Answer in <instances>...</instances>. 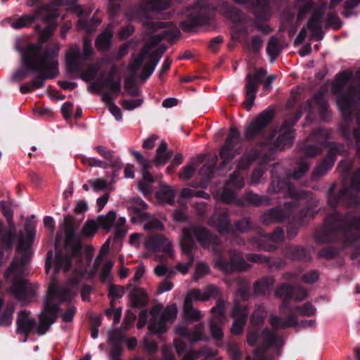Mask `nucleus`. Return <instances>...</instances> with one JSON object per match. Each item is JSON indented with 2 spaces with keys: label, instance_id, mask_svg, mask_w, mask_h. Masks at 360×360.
<instances>
[{
  "label": "nucleus",
  "instance_id": "7",
  "mask_svg": "<svg viewBox=\"0 0 360 360\" xmlns=\"http://www.w3.org/2000/svg\"><path fill=\"white\" fill-rule=\"evenodd\" d=\"M52 252H49L46 257V272L50 270L52 264H53L55 274L60 271L66 272L71 268H74L75 273L90 278L89 276V266L91 258L90 256L82 258V250L78 255L75 256L71 250H67L66 245H65L64 251L57 254L53 261H52Z\"/></svg>",
  "mask_w": 360,
  "mask_h": 360
},
{
  "label": "nucleus",
  "instance_id": "31",
  "mask_svg": "<svg viewBox=\"0 0 360 360\" xmlns=\"http://www.w3.org/2000/svg\"><path fill=\"white\" fill-rule=\"evenodd\" d=\"M134 223H144L143 229L146 231L162 230L163 224L156 217L147 212H139L137 216L131 218Z\"/></svg>",
  "mask_w": 360,
  "mask_h": 360
},
{
  "label": "nucleus",
  "instance_id": "39",
  "mask_svg": "<svg viewBox=\"0 0 360 360\" xmlns=\"http://www.w3.org/2000/svg\"><path fill=\"white\" fill-rule=\"evenodd\" d=\"M116 219L117 217L115 212L110 211L105 215L99 216L96 221L100 228L105 229L107 231H110L113 227Z\"/></svg>",
  "mask_w": 360,
  "mask_h": 360
},
{
  "label": "nucleus",
  "instance_id": "41",
  "mask_svg": "<svg viewBox=\"0 0 360 360\" xmlns=\"http://www.w3.org/2000/svg\"><path fill=\"white\" fill-rule=\"evenodd\" d=\"M183 311L185 319L198 321L202 318L201 311L193 308V303L184 301Z\"/></svg>",
  "mask_w": 360,
  "mask_h": 360
},
{
  "label": "nucleus",
  "instance_id": "2",
  "mask_svg": "<svg viewBox=\"0 0 360 360\" xmlns=\"http://www.w3.org/2000/svg\"><path fill=\"white\" fill-rule=\"evenodd\" d=\"M60 49L59 44L56 43L41 53V44H30L22 51L23 63L39 74L31 82L34 89L42 87L46 79L55 78L58 75L57 58Z\"/></svg>",
  "mask_w": 360,
  "mask_h": 360
},
{
  "label": "nucleus",
  "instance_id": "10",
  "mask_svg": "<svg viewBox=\"0 0 360 360\" xmlns=\"http://www.w3.org/2000/svg\"><path fill=\"white\" fill-rule=\"evenodd\" d=\"M247 342L250 346L261 344L255 351L257 356H262L271 346H279L283 344V340L268 328H264L262 333L257 329L250 328L247 335Z\"/></svg>",
  "mask_w": 360,
  "mask_h": 360
},
{
  "label": "nucleus",
  "instance_id": "6",
  "mask_svg": "<svg viewBox=\"0 0 360 360\" xmlns=\"http://www.w3.org/2000/svg\"><path fill=\"white\" fill-rule=\"evenodd\" d=\"M178 308L176 304L166 307L162 310V305L153 307L149 311L143 310L139 314L138 328H142L146 323L150 315V319L148 326V330L152 334H163L166 333L176 319Z\"/></svg>",
  "mask_w": 360,
  "mask_h": 360
},
{
  "label": "nucleus",
  "instance_id": "63",
  "mask_svg": "<svg viewBox=\"0 0 360 360\" xmlns=\"http://www.w3.org/2000/svg\"><path fill=\"white\" fill-rule=\"evenodd\" d=\"M154 273L158 276H172L174 274V271L169 269L165 264H158L155 267Z\"/></svg>",
  "mask_w": 360,
  "mask_h": 360
},
{
  "label": "nucleus",
  "instance_id": "62",
  "mask_svg": "<svg viewBox=\"0 0 360 360\" xmlns=\"http://www.w3.org/2000/svg\"><path fill=\"white\" fill-rule=\"evenodd\" d=\"M214 353L209 349H205L200 351L193 352V354L191 356V360H195L198 359H202V360H206L212 356H213Z\"/></svg>",
  "mask_w": 360,
  "mask_h": 360
},
{
  "label": "nucleus",
  "instance_id": "13",
  "mask_svg": "<svg viewBox=\"0 0 360 360\" xmlns=\"http://www.w3.org/2000/svg\"><path fill=\"white\" fill-rule=\"evenodd\" d=\"M266 71L263 68L256 69L252 73H248L246 75L245 100L243 105L248 110H250L254 105L256 92L258 89V85L263 78L266 77Z\"/></svg>",
  "mask_w": 360,
  "mask_h": 360
},
{
  "label": "nucleus",
  "instance_id": "42",
  "mask_svg": "<svg viewBox=\"0 0 360 360\" xmlns=\"http://www.w3.org/2000/svg\"><path fill=\"white\" fill-rule=\"evenodd\" d=\"M267 312L262 305H258L253 311L250 316V325L252 327H256L262 325Z\"/></svg>",
  "mask_w": 360,
  "mask_h": 360
},
{
  "label": "nucleus",
  "instance_id": "40",
  "mask_svg": "<svg viewBox=\"0 0 360 360\" xmlns=\"http://www.w3.org/2000/svg\"><path fill=\"white\" fill-rule=\"evenodd\" d=\"M175 196L174 191L166 184H162L156 193L158 200L163 202L172 204Z\"/></svg>",
  "mask_w": 360,
  "mask_h": 360
},
{
  "label": "nucleus",
  "instance_id": "53",
  "mask_svg": "<svg viewBox=\"0 0 360 360\" xmlns=\"http://www.w3.org/2000/svg\"><path fill=\"white\" fill-rule=\"evenodd\" d=\"M286 255L292 259H303L306 256V251L303 248L291 247L288 248Z\"/></svg>",
  "mask_w": 360,
  "mask_h": 360
},
{
  "label": "nucleus",
  "instance_id": "43",
  "mask_svg": "<svg viewBox=\"0 0 360 360\" xmlns=\"http://www.w3.org/2000/svg\"><path fill=\"white\" fill-rule=\"evenodd\" d=\"M285 189L288 190V194L292 198H300V195L295 194L292 191L293 188L290 185L288 184L286 182L283 181H281L278 179L272 181L269 188V191L272 193H279Z\"/></svg>",
  "mask_w": 360,
  "mask_h": 360
},
{
  "label": "nucleus",
  "instance_id": "61",
  "mask_svg": "<svg viewBox=\"0 0 360 360\" xmlns=\"http://www.w3.org/2000/svg\"><path fill=\"white\" fill-rule=\"evenodd\" d=\"M195 171V168L192 165H186L182 168L179 176L181 180H188L193 176Z\"/></svg>",
  "mask_w": 360,
  "mask_h": 360
},
{
  "label": "nucleus",
  "instance_id": "56",
  "mask_svg": "<svg viewBox=\"0 0 360 360\" xmlns=\"http://www.w3.org/2000/svg\"><path fill=\"white\" fill-rule=\"evenodd\" d=\"M143 103L142 98L126 99L121 103L122 107L127 110H132L139 107Z\"/></svg>",
  "mask_w": 360,
  "mask_h": 360
},
{
  "label": "nucleus",
  "instance_id": "60",
  "mask_svg": "<svg viewBox=\"0 0 360 360\" xmlns=\"http://www.w3.org/2000/svg\"><path fill=\"white\" fill-rule=\"evenodd\" d=\"M295 310L301 315L308 316L314 315L316 311V308L310 303H306L302 307H297Z\"/></svg>",
  "mask_w": 360,
  "mask_h": 360
},
{
  "label": "nucleus",
  "instance_id": "28",
  "mask_svg": "<svg viewBox=\"0 0 360 360\" xmlns=\"http://www.w3.org/2000/svg\"><path fill=\"white\" fill-rule=\"evenodd\" d=\"M50 11L49 6H44L36 11L21 15L13 20L11 26L14 29H22L32 24L36 19L40 18L46 13Z\"/></svg>",
  "mask_w": 360,
  "mask_h": 360
},
{
  "label": "nucleus",
  "instance_id": "59",
  "mask_svg": "<svg viewBox=\"0 0 360 360\" xmlns=\"http://www.w3.org/2000/svg\"><path fill=\"white\" fill-rule=\"evenodd\" d=\"M210 272L209 266L204 263H199L197 264L195 271L194 274V280L197 281L200 278H202Z\"/></svg>",
  "mask_w": 360,
  "mask_h": 360
},
{
  "label": "nucleus",
  "instance_id": "26",
  "mask_svg": "<svg viewBox=\"0 0 360 360\" xmlns=\"http://www.w3.org/2000/svg\"><path fill=\"white\" fill-rule=\"evenodd\" d=\"M144 247L149 251L163 252L168 255L172 254L171 241L162 235L147 238L144 242Z\"/></svg>",
  "mask_w": 360,
  "mask_h": 360
},
{
  "label": "nucleus",
  "instance_id": "1",
  "mask_svg": "<svg viewBox=\"0 0 360 360\" xmlns=\"http://www.w3.org/2000/svg\"><path fill=\"white\" fill-rule=\"evenodd\" d=\"M78 282L77 278H72L65 285L60 286L53 278L44 297L42 311L39 316V323L37 325L34 319L30 317L29 313L22 311L18 314V330L25 335L34 330L40 335L45 334L56 322L60 304L70 301L77 295Z\"/></svg>",
  "mask_w": 360,
  "mask_h": 360
},
{
  "label": "nucleus",
  "instance_id": "4",
  "mask_svg": "<svg viewBox=\"0 0 360 360\" xmlns=\"http://www.w3.org/2000/svg\"><path fill=\"white\" fill-rule=\"evenodd\" d=\"M25 231L28 237L26 240L20 239L18 246L17 255L6 273V276L8 278H11L13 280L11 292L23 304L27 302L25 295L28 291V288L26 282L19 278L24 274L25 266L31 257L30 248L35 233L34 225L31 223L27 224Z\"/></svg>",
  "mask_w": 360,
  "mask_h": 360
},
{
  "label": "nucleus",
  "instance_id": "44",
  "mask_svg": "<svg viewBox=\"0 0 360 360\" xmlns=\"http://www.w3.org/2000/svg\"><path fill=\"white\" fill-rule=\"evenodd\" d=\"M170 155L167 152V145L165 141H161L156 150L155 162L156 165H164L169 158Z\"/></svg>",
  "mask_w": 360,
  "mask_h": 360
},
{
  "label": "nucleus",
  "instance_id": "33",
  "mask_svg": "<svg viewBox=\"0 0 360 360\" xmlns=\"http://www.w3.org/2000/svg\"><path fill=\"white\" fill-rule=\"evenodd\" d=\"M208 224L215 228L220 233H228L230 230L229 219L225 212L214 214L210 219Z\"/></svg>",
  "mask_w": 360,
  "mask_h": 360
},
{
  "label": "nucleus",
  "instance_id": "30",
  "mask_svg": "<svg viewBox=\"0 0 360 360\" xmlns=\"http://www.w3.org/2000/svg\"><path fill=\"white\" fill-rule=\"evenodd\" d=\"M284 238V232L281 229H276L271 235H262L259 241H255L257 246L264 250H273L276 248V243Z\"/></svg>",
  "mask_w": 360,
  "mask_h": 360
},
{
  "label": "nucleus",
  "instance_id": "9",
  "mask_svg": "<svg viewBox=\"0 0 360 360\" xmlns=\"http://www.w3.org/2000/svg\"><path fill=\"white\" fill-rule=\"evenodd\" d=\"M255 153H244L237 161L238 170L231 175L229 181H227L224 190L221 194V200L226 203H231L236 198L235 191L232 189L240 190L245 186L244 181L239 176V169H248L255 160Z\"/></svg>",
  "mask_w": 360,
  "mask_h": 360
},
{
  "label": "nucleus",
  "instance_id": "48",
  "mask_svg": "<svg viewBox=\"0 0 360 360\" xmlns=\"http://www.w3.org/2000/svg\"><path fill=\"white\" fill-rule=\"evenodd\" d=\"M266 52L271 57L272 61H274L279 53L278 41L276 37H271L268 42Z\"/></svg>",
  "mask_w": 360,
  "mask_h": 360
},
{
  "label": "nucleus",
  "instance_id": "8",
  "mask_svg": "<svg viewBox=\"0 0 360 360\" xmlns=\"http://www.w3.org/2000/svg\"><path fill=\"white\" fill-rule=\"evenodd\" d=\"M194 238H196L203 247L206 248L216 245L219 243V239L217 237H214L204 227L192 226L188 228H184L182 231L181 246L182 251L188 255L189 262L186 264H179L176 266V269L182 274H186L188 271L193 262V257L190 253L194 244Z\"/></svg>",
  "mask_w": 360,
  "mask_h": 360
},
{
  "label": "nucleus",
  "instance_id": "20",
  "mask_svg": "<svg viewBox=\"0 0 360 360\" xmlns=\"http://www.w3.org/2000/svg\"><path fill=\"white\" fill-rule=\"evenodd\" d=\"M215 266L226 274H230L236 270L244 271L248 268V265L242 258L240 252H232L231 253V261L222 257H219L215 262Z\"/></svg>",
  "mask_w": 360,
  "mask_h": 360
},
{
  "label": "nucleus",
  "instance_id": "19",
  "mask_svg": "<svg viewBox=\"0 0 360 360\" xmlns=\"http://www.w3.org/2000/svg\"><path fill=\"white\" fill-rule=\"evenodd\" d=\"M274 112L271 108L263 110L246 127L245 136L247 139L255 137L259 132L264 129L273 119Z\"/></svg>",
  "mask_w": 360,
  "mask_h": 360
},
{
  "label": "nucleus",
  "instance_id": "55",
  "mask_svg": "<svg viewBox=\"0 0 360 360\" xmlns=\"http://www.w3.org/2000/svg\"><path fill=\"white\" fill-rule=\"evenodd\" d=\"M309 164L306 160H301L297 165V169L294 172L292 176L295 179L301 178L309 169Z\"/></svg>",
  "mask_w": 360,
  "mask_h": 360
},
{
  "label": "nucleus",
  "instance_id": "24",
  "mask_svg": "<svg viewBox=\"0 0 360 360\" xmlns=\"http://www.w3.org/2000/svg\"><path fill=\"white\" fill-rule=\"evenodd\" d=\"M360 220L358 217L347 218L344 229L343 243L347 247L355 246L359 242Z\"/></svg>",
  "mask_w": 360,
  "mask_h": 360
},
{
  "label": "nucleus",
  "instance_id": "12",
  "mask_svg": "<svg viewBox=\"0 0 360 360\" xmlns=\"http://www.w3.org/2000/svg\"><path fill=\"white\" fill-rule=\"evenodd\" d=\"M326 9V4L325 3L320 6H315L311 3H307L300 9L298 13V18L301 19L306 13L310 11L313 13L312 16L308 21L307 28L311 31V37H316L318 40L323 38V32L319 22Z\"/></svg>",
  "mask_w": 360,
  "mask_h": 360
},
{
  "label": "nucleus",
  "instance_id": "17",
  "mask_svg": "<svg viewBox=\"0 0 360 360\" xmlns=\"http://www.w3.org/2000/svg\"><path fill=\"white\" fill-rule=\"evenodd\" d=\"M73 219L70 215H67L63 219V224L60 226V234L64 233L67 250H71L75 256L78 255L79 251L82 249V243L75 240V232L73 227Z\"/></svg>",
  "mask_w": 360,
  "mask_h": 360
},
{
  "label": "nucleus",
  "instance_id": "64",
  "mask_svg": "<svg viewBox=\"0 0 360 360\" xmlns=\"http://www.w3.org/2000/svg\"><path fill=\"white\" fill-rule=\"evenodd\" d=\"M89 184L95 191L104 190L107 186V181L103 179H90Z\"/></svg>",
  "mask_w": 360,
  "mask_h": 360
},
{
  "label": "nucleus",
  "instance_id": "58",
  "mask_svg": "<svg viewBox=\"0 0 360 360\" xmlns=\"http://www.w3.org/2000/svg\"><path fill=\"white\" fill-rule=\"evenodd\" d=\"M0 208L4 214V215L7 219L10 226H13V211L11 209V206L8 202L6 201H1L0 202Z\"/></svg>",
  "mask_w": 360,
  "mask_h": 360
},
{
  "label": "nucleus",
  "instance_id": "16",
  "mask_svg": "<svg viewBox=\"0 0 360 360\" xmlns=\"http://www.w3.org/2000/svg\"><path fill=\"white\" fill-rule=\"evenodd\" d=\"M275 295L277 297L282 299L283 301L279 307V310L282 311L285 307H288L287 302H285L286 300L290 299L295 301L304 300L307 297L308 292L305 289L299 286L292 287L283 284L277 288L275 292Z\"/></svg>",
  "mask_w": 360,
  "mask_h": 360
},
{
  "label": "nucleus",
  "instance_id": "37",
  "mask_svg": "<svg viewBox=\"0 0 360 360\" xmlns=\"http://www.w3.org/2000/svg\"><path fill=\"white\" fill-rule=\"evenodd\" d=\"M335 156L333 153L328 154L324 160L314 169L313 172L314 178H319L333 167L335 162Z\"/></svg>",
  "mask_w": 360,
  "mask_h": 360
},
{
  "label": "nucleus",
  "instance_id": "23",
  "mask_svg": "<svg viewBox=\"0 0 360 360\" xmlns=\"http://www.w3.org/2000/svg\"><path fill=\"white\" fill-rule=\"evenodd\" d=\"M220 295L219 289L214 285H209L203 290L192 289L186 295L185 302L193 303V301L205 302L212 298H216Z\"/></svg>",
  "mask_w": 360,
  "mask_h": 360
},
{
  "label": "nucleus",
  "instance_id": "38",
  "mask_svg": "<svg viewBox=\"0 0 360 360\" xmlns=\"http://www.w3.org/2000/svg\"><path fill=\"white\" fill-rule=\"evenodd\" d=\"M129 296L133 307H141L146 305L147 303V293L142 288H134L131 292Z\"/></svg>",
  "mask_w": 360,
  "mask_h": 360
},
{
  "label": "nucleus",
  "instance_id": "5",
  "mask_svg": "<svg viewBox=\"0 0 360 360\" xmlns=\"http://www.w3.org/2000/svg\"><path fill=\"white\" fill-rule=\"evenodd\" d=\"M170 6L169 0H147V2L140 6L137 15L140 17L143 25L146 27L149 34L162 29V31L153 34L149 43L155 45L162 40L171 41L177 37L180 32L179 29L170 22H153L146 15L148 11L159 12L168 8Z\"/></svg>",
  "mask_w": 360,
  "mask_h": 360
},
{
  "label": "nucleus",
  "instance_id": "54",
  "mask_svg": "<svg viewBox=\"0 0 360 360\" xmlns=\"http://www.w3.org/2000/svg\"><path fill=\"white\" fill-rule=\"evenodd\" d=\"M13 311L14 308L13 306H10L5 309L0 317V326H8L11 324Z\"/></svg>",
  "mask_w": 360,
  "mask_h": 360
},
{
  "label": "nucleus",
  "instance_id": "49",
  "mask_svg": "<svg viewBox=\"0 0 360 360\" xmlns=\"http://www.w3.org/2000/svg\"><path fill=\"white\" fill-rule=\"evenodd\" d=\"M124 295V289L121 285L110 283L108 287V295L112 300L111 304L113 305L114 300L121 298Z\"/></svg>",
  "mask_w": 360,
  "mask_h": 360
},
{
  "label": "nucleus",
  "instance_id": "35",
  "mask_svg": "<svg viewBox=\"0 0 360 360\" xmlns=\"http://www.w3.org/2000/svg\"><path fill=\"white\" fill-rule=\"evenodd\" d=\"M75 8L79 10V15L81 18L77 22V27L79 30H82L87 33L93 32L96 30V27L100 25L101 20L98 19L95 17H92V18L89 20H86L84 19L82 15V11L81 8L78 6H76Z\"/></svg>",
  "mask_w": 360,
  "mask_h": 360
},
{
  "label": "nucleus",
  "instance_id": "47",
  "mask_svg": "<svg viewBox=\"0 0 360 360\" xmlns=\"http://www.w3.org/2000/svg\"><path fill=\"white\" fill-rule=\"evenodd\" d=\"M272 285L273 281L271 279H264L258 281L254 285V292L256 295H265L269 292Z\"/></svg>",
  "mask_w": 360,
  "mask_h": 360
},
{
  "label": "nucleus",
  "instance_id": "51",
  "mask_svg": "<svg viewBox=\"0 0 360 360\" xmlns=\"http://www.w3.org/2000/svg\"><path fill=\"white\" fill-rule=\"evenodd\" d=\"M95 150L100 154L101 157H103L105 160L108 162L110 166L114 165L115 161H114L113 151L108 149L106 147L103 146H98L95 147Z\"/></svg>",
  "mask_w": 360,
  "mask_h": 360
},
{
  "label": "nucleus",
  "instance_id": "50",
  "mask_svg": "<svg viewBox=\"0 0 360 360\" xmlns=\"http://www.w3.org/2000/svg\"><path fill=\"white\" fill-rule=\"evenodd\" d=\"M98 227L97 221L89 220L84 224L82 230V233L84 236L92 237L96 233Z\"/></svg>",
  "mask_w": 360,
  "mask_h": 360
},
{
  "label": "nucleus",
  "instance_id": "36",
  "mask_svg": "<svg viewBox=\"0 0 360 360\" xmlns=\"http://www.w3.org/2000/svg\"><path fill=\"white\" fill-rule=\"evenodd\" d=\"M113 31L111 27H108L100 34L96 41V46L99 50H106L111 44Z\"/></svg>",
  "mask_w": 360,
  "mask_h": 360
},
{
  "label": "nucleus",
  "instance_id": "11",
  "mask_svg": "<svg viewBox=\"0 0 360 360\" xmlns=\"http://www.w3.org/2000/svg\"><path fill=\"white\" fill-rule=\"evenodd\" d=\"M159 61L160 57H157L156 53L151 51L150 46L147 45L141 49L139 56L129 65V69L135 72L145 63L139 77L146 81L153 74Z\"/></svg>",
  "mask_w": 360,
  "mask_h": 360
},
{
  "label": "nucleus",
  "instance_id": "27",
  "mask_svg": "<svg viewBox=\"0 0 360 360\" xmlns=\"http://www.w3.org/2000/svg\"><path fill=\"white\" fill-rule=\"evenodd\" d=\"M284 206L285 212L280 209L275 208L265 212L262 217V221L265 224L280 221L283 220L287 214H290L291 212L295 213L298 209L295 201L287 202Z\"/></svg>",
  "mask_w": 360,
  "mask_h": 360
},
{
  "label": "nucleus",
  "instance_id": "22",
  "mask_svg": "<svg viewBox=\"0 0 360 360\" xmlns=\"http://www.w3.org/2000/svg\"><path fill=\"white\" fill-rule=\"evenodd\" d=\"M300 117L301 114L300 113L290 123L285 122L281 127L278 136L274 142L276 149L282 150L292 146L294 139L292 126Z\"/></svg>",
  "mask_w": 360,
  "mask_h": 360
},
{
  "label": "nucleus",
  "instance_id": "46",
  "mask_svg": "<svg viewBox=\"0 0 360 360\" xmlns=\"http://www.w3.org/2000/svg\"><path fill=\"white\" fill-rule=\"evenodd\" d=\"M113 227L115 228V237L117 238H123L128 231L126 227V219L123 217L117 218Z\"/></svg>",
  "mask_w": 360,
  "mask_h": 360
},
{
  "label": "nucleus",
  "instance_id": "52",
  "mask_svg": "<svg viewBox=\"0 0 360 360\" xmlns=\"http://www.w3.org/2000/svg\"><path fill=\"white\" fill-rule=\"evenodd\" d=\"M204 333V325L198 323L195 325L192 331L190 330L189 341L198 342L202 339Z\"/></svg>",
  "mask_w": 360,
  "mask_h": 360
},
{
  "label": "nucleus",
  "instance_id": "34",
  "mask_svg": "<svg viewBox=\"0 0 360 360\" xmlns=\"http://www.w3.org/2000/svg\"><path fill=\"white\" fill-rule=\"evenodd\" d=\"M84 60H86V58L80 52L79 47L76 45L71 46L65 54L66 63L70 68L77 66Z\"/></svg>",
  "mask_w": 360,
  "mask_h": 360
},
{
  "label": "nucleus",
  "instance_id": "3",
  "mask_svg": "<svg viewBox=\"0 0 360 360\" xmlns=\"http://www.w3.org/2000/svg\"><path fill=\"white\" fill-rule=\"evenodd\" d=\"M332 91L340 94L337 104L345 119V123L341 126L342 132L352 143L358 145L360 142V131L358 128L352 129L347 120L352 113L354 101L360 96L358 89L354 86L352 74L343 72L338 75L333 84Z\"/></svg>",
  "mask_w": 360,
  "mask_h": 360
},
{
  "label": "nucleus",
  "instance_id": "32",
  "mask_svg": "<svg viewBox=\"0 0 360 360\" xmlns=\"http://www.w3.org/2000/svg\"><path fill=\"white\" fill-rule=\"evenodd\" d=\"M57 15V13L53 11L50 6V11L45 13L41 18V20L47 24V26L39 32V41L41 44L46 42L52 36L56 27V24L53 21Z\"/></svg>",
  "mask_w": 360,
  "mask_h": 360
},
{
  "label": "nucleus",
  "instance_id": "45",
  "mask_svg": "<svg viewBox=\"0 0 360 360\" xmlns=\"http://www.w3.org/2000/svg\"><path fill=\"white\" fill-rule=\"evenodd\" d=\"M109 244H110V240H108L101 247V248L99 251V254L96 257V258L94 261V266L91 269L89 270V278H92L93 276H94V275L97 272V270H98L100 264H101V262L103 261V257L109 252V245H110Z\"/></svg>",
  "mask_w": 360,
  "mask_h": 360
},
{
  "label": "nucleus",
  "instance_id": "18",
  "mask_svg": "<svg viewBox=\"0 0 360 360\" xmlns=\"http://www.w3.org/2000/svg\"><path fill=\"white\" fill-rule=\"evenodd\" d=\"M335 187V185L332 184L328 191V202L332 207H335L342 200H352L353 197H356L359 195L360 183L357 179V173L354 177L352 186L341 191L338 196H335L333 193Z\"/></svg>",
  "mask_w": 360,
  "mask_h": 360
},
{
  "label": "nucleus",
  "instance_id": "29",
  "mask_svg": "<svg viewBox=\"0 0 360 360\" xmlns=\"http://www.w3.org/2000/svg\"><path fill=\"white\" fill-rule=\"evenodd\" d=\"M326 91V88L322 89L307 103L305 107L309 111L317 110L323 120H326L329 115L328 105L325 98Z\"/></svg>",
  "mask_w": 360,
  "mask_h": 360
},
{
  "label": "nucleus",
  "instance_id": "57",
  "mask_svg": "<svg viewBox=\"0 0 360 360\" xmlns=\"http://www.w3.org/2000/svg\"><path fill=\"white\" fill-rule=\"evenodd\" d=\"M245 199L247 202L255 205L266 204L268 201L265 197L260 196L252 193H248Z\"/></svg>",
  "mask_w": 360,
  "mask_h": 360
},
{
  "label": "nucleus",
  "instance_id": "25",
  "mask_svg": "<svg viewBox=\"0 0 360 360\" xmlns=\"http://www.w3.org/2000/svg\"><path fill=\"white\" fill-rule=\"evenodd\" d=\"M248 313L247 307L240 305L238 301L235 300L231 312V317L233 319V323L231 329L232 334L239 335L242 333L246 323Z\"/></svg>",
  "mask_w": 360,
  "mask_h": 360
},
{
  "label": "nucleus",
  "instance_id": "14",
  "mask_svg": "<svg viewBox=\"0 0 360 360\" xmlns=\"http://www.w3.org/2000/svg\"><path fill=\"white\" fill-rule=\"evenodd\" d=\"M211 313L209 321L211 335L214 339L221 340L224 337L221 326L227 321L225 315V302L219 300L216 306L211 309Z\"/></svg>",
  "mask_w": 360,
  "mask_h": 360
},
{
  "label": "nucleus",
  "instance_id": "21",
  "mask_svg": "<svg viewBox=\"0 0 360 360\" xmlns=\"http://www.w3.org/2000/svg\"><path fill=\"white\" fill-rule=\"evenodd\" d=\"M328 138V132L323 129H318L313 132L309 139L316 142V145H306L300 148L304 155L312 158L319 154L325 146L326 139Z\"/></svg>",
  "mask_w": 360,
  "mask_h": 360
},
{
  "label": "nucleus",
  "instance_id": "15",
  "mask_svg": "<svg viewBox=\"0 0 360 360\" xmlns=\"http://www.w3.org/2000/svg\"><path fill=\"white\" fill-rule=\"evenodd\" d=\"M240 131L235 127H231L229 134L223 145L220 157L222 166H226L239 153L240 148H236L240 137Z\"/></svg>",
  "mask_w": 360,
  "mask_h": 360
}]
</instances>
